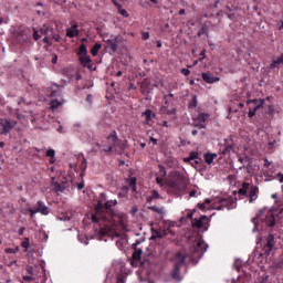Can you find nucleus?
Instances as JSON below:
<instances>
[{
    "instance_id": "f257e3e1",
    "label": "nucleus",
    "mask_w": 283,
    "mask_h": 283,
    "mask_svg": "<svg viewBox=\"0 0 283 283\" xmlns=\"http://www.w3.org/2000/svg\"><path fill=\"white\" fill-rule=\"evenodd\" d=\"M117 205V200L107 201L104 192L99 195V199L95 206V213L91 216V221L94 224H99L98 235L101 238L109 235L123 222L120 212L112 209V207H116Z\"/></svg>"
},
{
    "instance_id": "f03ea898",
    "label": "nucleus",
    "mask_w": 283,
    "mask_h": 283,
    "mask_svg": "<svg viewBox=\"0 0 283 283\" xmlns=\"http://www.w3.org/2000/svg\"><path fill=\"white\" fill-rule=\"evenodd\" d=\"M189 185V179L182 175L180 171L170 172L169 186L171 189H177V191H185Z\"/></svg>"
},
{
    "instance_id": "7ed1b4c3",
    "label": "nucleus",
    "mask_w": 283,
    "mask_h": 283,
    "mask_svg": "<svg viewBox=\"0 0 283 283\" xmlns=\"http://www.w3.org/2000/svg\"><path fill=\"white\" fill-rule=\"evenodd\" d=\"M239 196H245L249 198V202H255L258 200V195L260 193V188L255 185L249 182H243L241 188L238 190Z\"/></svg>"
},
{
    "instance_id": "20e7f679",
    "label": "nucleus",
    "mask_w": 283,
    "mask_h": 283,
    "mask_svg": "<svg viewBox=\"0 0 283 283\" xmlns=\"http://www.w3.org/2000/svg\"><path fill=\"white\" fill-rule=\"evenodd\" d=\"M187 260V256L184 255L182 252H179L176 254V263L170 272V276L175 282H182V275H180V269H182V265L185 264V261Z\"/></svg>"
},
{
    "instance_id": "39448f33",
    "label": "nucleus",
    "mask_w": 283,
    "mask_h": 283,
    "mask_svg": "<svg viewBox=\"0 0 283 283\" xmlns=\"http://www.w3.org/2000/svg\"><path fill=\"white\" fill-rule=\"evenodd\" d=\"M275 216L277 220H280L281 222L283 221V203L275 208L273 212H268V214L263 219V222H265L266 227H275Z\"/></svg>"
},
{
    "instance_id": "423d86ee",
    "label": "nucleus",
    "mask_w": 283,
    "mask_h": 283,
    "mask_svg": "<svg viewBox=\"0 0 283 283\" xmlns=\"http://www.w3.org/2000/svg\"><path fill=\"white\" fill-rule=\"evenodd\" d=\"M275 248V237L273 234H269L265 239V244L263 247V253H260L259 258H269L271 255V251Z\"/></svg>"
},
{
    "instance_id": "0eeeda50",
    "label": "nucleus",
    "mask_w": 283,
    "mask_h": 283,
    "mask_svg": "<svg viewBox=\"0 0 283 283\" xmlns=\"http://www.w3.org/2000/svg\"><path fill=\"white\" fill-rule=\"evenodd\" d=\"M107 140L113 143L115 151H118V154H123V151L125 150V143L118 139V136H116V130H114L111 135L107 136Z\"/></svg>"
},
{
    "instance_id": "6e6552de",
    "label": "nucleus",
    "mask_w": 283,
    "mask_h": 283,
    "mask_svg": "<svg viewBox=\"0 0 283 283\" xmlns=\"http://www.w3.org/2000/svg\"><path fill=\"white\" fill-rule=\"evenodd\" d=\"M14 36L21 45H28V43H30V41H31V39H30V29L18 30L14 33Z\"/></svg>"
},
{
    "instance_id": "1a4fd4ad",
    "label": "nucleus",
    "mask_w": 283,
    "mask_h": 283,
    "mask_svg": "<svg viewBox=\"0 0 283 283\" xmlns=\"http://www.w3.org/2000/svg\"><path fill=\"white\" fill-rule=\"evenodd\" d=\"M30 218H34L35 213H42V216H48L50 213V209L43 205V201H38L36 209L29 208Z\"/></svg>"
},
{
    "instance_id": "9d476101",
    "label": "nucleus",
    "mask_w": 283,
    "mask_h": 283,
    "mask_svg": "<svg viewBox=\"0 0 283 283\" xmlns=\"http://www.w3.org/2000/svg\"><path fill=\"white\" fill-rule=\"evenodd\" d=\"M138 244H140V241H137L132 245V249L134 250L133 256H132V262L130 264H134V262H140V258L143 255V249L138 248Z\"/></svg>"
},
{
    "instance_id": "9b49d317",
    "label": "nucleus",
    "mask_w": 283,
    "mask_h": 283,
    "mask_svg": "<svg viewBox=\"0 0 283 283\" xmlns=\"http://www.w3.org/2000/svg\"><path fill=\"white\" fill-rule=\"evenodd\" d=\"M205 251H207V248H205V242H198L197 245L192 249V258L200 259L202 255H205Z\"/></svg>"
},
{
    "instance_id": "f8f14e48",
    "label": "nucleus",
    "mask_w": 283,
    "mask_h": 283,
    "mask_svg": "<svg viewBox=\"0 0 283 283\" xmlns=\"http://www.w3.org/2000/svg\"><path fill=\"white\" fill-rule=\"evenodd\" d=\"M207 222H209V217L201 216L199 219L198 218L192 219L191 224L193 229H202L205 224H207Z\"/></svg>"
},
{
    "instance_id": "ddd939ff",
    "label": "nucleus",
    "mask_w": 283,
    "mask_h": 283,
    "mask_svg": "<svg viewBox=\"0 0 283 283\" xmlns=\"http://www.w3.org/2000/svg\"><path fill=\"white\" fill-rule=\"evenodd\" d=\"M201 78H203L205 83H209V84L218 83V81H220V77L213 76L211 72L201 73Z\"/></svg>"
},
{
    "instance_id": "4468645a",
    "label": "nucleus",
    "mask_w": 283,
    "mask_h": 283,
    "mask_svg": "<svg viewBox=\"0 0 283 283\" xmlns=\"http://www.w3.org/2000/svg\"><path fill=\"white\" fill-rule=\"evenodd\" d=\"M0 125L2 127V134H10L12 132V122L8 119H1Z\"/></svg>"
},
{
    "instance_id": "2eb2a0df",
    "label": "nucleus",
    "mask_w": 283,
    "mask_h": 283,
    "mask_svg": "<svg viewBox=\"0 0 283 283\" xmlns=\"http://www.w3.org/2000/svg\"><path fill=\"white\" fill-rule=\"evenodd\" d=\"M106 43L108 48L112 50V52H117L119 45L118 38L108 39Z\"/></svg>"
},
{
    "instance_id": "dca6fc26",
    "label": "nucleus",
    "mask_w": 283,
    "mask_h": 283,
    "mask_svg": "<svg viewBox=\"0 0 283 283\" xmlns=\"http://www.w3.org/2000/svg\"><path fill=\"white\" fill-rule=\"evenodd\" d=\"M149 85H151V78L145 77L142 81V84H140L142 94H145L146 92H149Z\"/></svg>"
},
{
    "instance_id": "f3484780",
    "label": "nucleus",
    "mask_w": 283,
    "mask_h": 283,
    "mask_svg": "<svg viewBox=\"0 0 283 283\" xmlns=\"http://www.w3.org/2000/svg\"><path fill=\"white\" fill-rule=\"evenodd\" d=\"M78 61L82 65V67H87V65H90L92 63V57H90V55H80L78 56Z\"/></svg>"
},
{
    "instance_id": "a211bd4d",
    "label": "nucleus",
    "mask_w": 283,
    "mask_h": 283,
    "mask_svg": "<svg viewBox=\"0 0 283 283\" xmlns=\"http://www.w3.org/2000/svg\"><path fill=\"white\" fill-rule=\"evenodd\" d=\"M203 158H205L207 165H212L213 160L218 158V154H216V153H206L203 155Z\"/></svg>"
},
{
    "instance_id": "6ab92c4d",
    "label": "nucleus",
    "mask_w": 283,
    "mask_h": 283,
    "mask_svg": "<svg viewBox=\"0 0 283 283\" xmlns=\"http://www.w3.org/2000/svg\"><path fill=\"white\" fill-rule=\"evenodd\" d=\"M78 28V24H73L72 29H67L66 31V36H69V39H74V36H78V30L76 29Z\"/></svg>"
},
{
    "instance_id": "aec40b11",
    "label": "nucleus",
    "mask_w": 283,
    "mask_h": 283,
    "mask_svg": "<svg viewBox=\"0 0 283 283\" xmlns=\"http://www.w3.org/2000/svg\"><path fill=\"white\" fill-rule=\"evenodd\" d=\"M151 232L154 233V235L151 237V240H156V238H167V231L165 230H154L151 229Z\"/></svg>"
},
{
    "instance_id": "412c9836",
    "label": "nucleus",
    "mask_w": 283,
    "mask_h": 283,
    "mask_svg": "<svg viewBox=\"0 0 283 283\" xmlns=\"http://www.w3.org/2000/svg\"><path fill=\"white\" fill-rule=\"evenodd\" d=\"M263 105H264V101H261L258 106L250 107L248 113L249 118H253L258 109H260V107H262Z\"/></svg>"
},
{
    "instance_id": "4be33fe9",
    "label": "nucleus",
    "mask_w": 283,
    "mask_h": 283,
    "mask_svg": "<svg viewBox=\"0 0 283 283\" xmlns=\"http://www.w3.org/2000/svg\"><path fill=\"white\" fill-rule=\"evenodd\" d=\"M51 187H54V191H56V193H59V191L60 192L65 191V185H61L54 181V178H52Z\"/></svg>"
},
{
    "instance_id": "5701e85b",
    "label": "nucleus",
    "mask_w": 283,
    "mask_h": 283,
    "mask_svg": "<svg viewBox=\"0 0 283 283\" xmlns=\"http://www.w3.org/2000/svg\"><path fill=\"white\" fill-rule=\"evenodd\" d=\"M231 151H233V143H226L224 144V149L222 151L223 156H228V154H231Z\"/></svg>"
},
{
    "instance_id": "b1692460",
    "label": "nucleus",
    "mask_w": 283,
    "mask_h": 283,
    "mask_svg": "<svg viewBox=\"0 0 283 283\" xmlns=\"http://www.w3.org/2000/svg\"><path fill=\"white\" fill-rule=\"evenodd\" d=\"M263 213H264V209H261V210H259L256 216L252 219V222L254 224V229H258V221L260 220V218H262Z\"/></svg>"
},
{
    "instance_id": "393cba45",
    "label": "nucleus",
    "mask_w": 283,
    "mask_h": 283,
    "mask_svg": "<svg viewBox=\"0 0 283 283\" xmlns=\"http://www.w3.org/2000/svg\"><path fill=\"white\" fill-rule=\"evenodd\" d=\"M149 211H154L155 213H158V216H164L165 210L163 208H158V206H149Z\"/></svg>"
},
{
    "instance_id": "a878e982",
    "label": "nucleus",
    "mask_w": 283,
    "mask_h": 283,
    "mask_svg": "<svg viewBox=\"0 0 283 283\" xmlns=\"http://www.w3.org/2000/svg\"><path fill=\"white\" fill-rule=\"evenodd\" d=\"M87 55V45H85L84 43H82L80 45V49L77 51V56H85Z\"/></svg>"
},
{
    "instance_id": "bb28decb",
    "label": "nucleus",
    "mask_w": 283,
    "mask_h": 283,
    "mask_svg": "<svg viewBox=\"0 0 283 283\" xmlns=\"http://www.w3.org/2000/svg\"><path fill=\"white\" fill-rule=\"evenodd\" d=\"M61 105H63V103L59 102V99H52L50 102V108L52 109V112H54V109H59Z\"/></svg>"
},
{
    "instance_id": "cd10ccee",
    "label": "nucleus",
    "mask_w": 283,
    "mask_h": 283,
    "mask_svg": "<svg viewBox=\"0 0 283 283\" xmlns=\"http://www.w3.org/2000/svg\"><path fill=\"white\" fill-rule=\"evenodd\" d=\"M101 48H103V45L101 43H95L91 50V54L93 56H98V50H101Z\"/></svg>"
},
{
    "instance_id": "c85d7f7f",
    "label": "nucleus",
    "mask_w": 283,
    "mask_h": 283,
    "mask_svg": "<svg viewBox=\"0 0 283 283\" xmlns=\"http://www.w3.org/2000/svg\"><path fill=\"white\" fill-rule=\"evenodd\" d=\"M151 193V197H147V202H151L153 200H158V198H160L158 190H153Z\"/></svg>"
},
{
    "instance_id": "c756f323",
    "label": "nucleus",
    "mask_w": 283,
    "mask_h": 283,
    "mask_svg": "<svg viewBox=\"0 0 283 283\" xmlns=\"http://www.w3.org/2000/svg\"><path fill=\"white\" fill-rule=\"evenodd\" d=\"M108 143H109L108 147L103 149V151H105V154H112L115 150L114 143L109 142V140H108Z\"/></svg>"
},
{
    "instance_id": "7c9ffc66",
    "label": "nucleus",
    "mask_w": 283,
    "mask_h": 283,
    "mask_svg": "<svg viewBox=\"0 0 283 283\" xmlns=\"http://www.w3.org/2000/svg\"><path fill=\"white\" fill-rule=\"evenodd\" d=\"M262 101H264L263 98L260 99H248L247 101V105H251V103H253L254 107H258V105H260V103H262Z\"/></svg>"
},
{
    "instance_id": "2f4dec72",
    "label": "nucleus",
    "mask_w": 283,
    "mask_h": 283,
    "mask_svg": "<svg viewBox=\"0 0 283 283\" xmlns=\"http://www.w3.org/2000/svg\"><path fill=\"white\" fill-rule=\"evenodd\" d=\"M207 118H209L208 114L201 113L198 115L199 123H207Z\"/></svg>"
},
{
    "instance_id": "473e14b6",
    "label": "nucleus",
    "mask_w": 283,
    "mask_h": 283,
    "mask_svg": "<svg viewBox=\"0 0 283 283\" xmlns=\"http://www.w3.org/2000/svg\"><path fill=\"white\" fill-rule=\"evenodd\" d=\"M21 247L23 249H30V239L29 238H24V240L21 243Z\"/></svg>"
},
{
    "instance_id": "72a5a7b5",
    "label": "nucleus",
    "mask_w": 283,
    "mask_h": 283,
    "mask_svg": "<svg viewBox=\"0 0 283 283\" xmlns=\"http://www.w3.org/2000/svg\"><path fill=\"white\" fill-rule=\"evenodd\" d=\"M151 109H147L145 113H144V116H146V120L147 123H149V120H151Z\"/></svg>"
},
{
    "instance_id": "f704fd0d",
    "label": "nucleus",
    "mask_w": 283,
    "mask_h": 283,
    "mask_svg": "<svg viewBox=\"0 0 283 283\" xmlns=\"http://www.w3.org/2000/svg\"><path fill=\"white\" fill-rule=\"evenodd\" d=\"M198 36H203V34H209L207 31V27H202L199 31H198Z\"/></svg>"
},
{
    "instance_id": "c9c22d12",
    "label": "nucleus",
    "mask_w": 283,
    "mask_h": 283,
    "mask_svg": "<svg viewBox=\"0 0 283 283\" xmlns=\"http://www.w3.org/2000/svg\"><path fill=\"white\" fill-rule=\"evenodd\" d=\"M190 159L192 160H199L198 151H191L189 155Z\"/></svg>"
},
{
    "instance_id": "e433bc0d",
    "label": "nucleus",
    "mask_w": 283,
    "mask_h": 283,
    "mask_svg": "<svg viewBox=\"0 0 283 283\" xmlns=\"http://www.w3.org/2000/svg\"><path fill=\"white\" fill-rule=\"evenodd\" d=\"M118 13L122 14V17H125V18L129 17V13H127V10L122 9V8L118 9Z\"/></svg>"
},
{
    "instance_id": "4c0bfd02",
    "label": "nucleus",
    "mask_w": 283,
    "mask_h": 283,
    "mask_svg": "<svg viewBox=\"0 0 283 283\" xmlns=\"http://www.w3.org/2000/svg\"><path fill=\"white\" fill-rule=\"evenodd\" d=\"M33 39L34 41H39V39H41V35L36 29H33Z\"/></svg>"
},
{
    "instance_id": "58836bf2",
    "label": "nucleus",
    "mask_w": 283,
    "mask_h": 283,
    "mask_svg": "<svg viewBox=\"0 0 283 283\" xmlns=\"http://www.w3.org/2000/svg\"><path fill=\"white\" fill-rule=\"evenodd\" d=\"M164 231H166V235H176V232H174V230H171V226H169L166 230H164Z\"/></svg>"
},
{
    "instance_id": "ea45409f",
    "label": "nucleus",
    "mask_w": 283,
    "mask_h": 283,
    "mask_svg": "<svg viewBox=\"0 0 283 283\" xmlns=\"http://www.w3.org/2000/svg\"><path fill=\"white\" fill-rule=\"evenodd\" d=\"M46 156H48L49 158H54V156H55L54 149H49V150L46 151Z\"/></svg>"
},
{
    "instance_id": "a19ab883",
    "label": "nucleus",
    "mask_w": 283,
    "mask_h": 283,
    "mask_svg": "<svg viewBox=\"0 0 283 283\" xmlns=\"http://www.w3.org/2000/svg\"><path fill=\"white\" fill-rule=\"evenodd\" d=\"M22 280H24V282H34V277L33 276H28V275H24L22 277Z\"/></svg>"
},
{
    "instance_id": "79ce46f5",
    "label": "nucleus",
    "mask_w": 283,
    "mask_h": 283,
    "mask_svg": "<svg viewBox=\"0 0 283 283\" xmlns=\"http://www.w3.org/2000/svg\"><path fill=\"white\" fill-rule=\"evenodd\" d=\"M193 213H196V210H192L191 212H188L186 216V219L193 220Z\"/></svg>"
},
{
    "instance_id": "37998d69",
    "label": "nucleus",
    "mask_w": 283,
    "mask_h": 283,
    "mask_svg": "<svg viewBox=\"0 0 283 283\" xmlns=\"http://www.w3.org/2000/svg\"><path fill=\"white\" fill-rule=\"evenodd\" d=\"M40 34H48V27L44 24L43 28L39 30Z\"/></svg>"
},
{
    "instance_id": "c03bdc74",
    "label": "nucleus",
    "mask_w": 283,
    "mask_h": 283,
    "mask_svg": "<svg viewBox=\"0 0 283 283\" xmlns=\"http://www.w3.org/2000/svg\"><path fill=\"white\" fill-rule=\"evenodd\" d=\"M181 74H184V76H189V74H191V71H189V69H181Z\"/></svg>"
},
{
    "instance_id": "a18cd8bd",
    "label": "nucleus",
    "mask_w": 283,
    "mask_h": 283,
    "mask_svg": "<svg viewBox=\"0 0 283 283\" xmlns=\"http://www.w3.org/2000/svg\"><path fill=\"white\" fill-rule=\"evenodd\" d=\"M280 65L281 64L276 60H274L273 63L270 65V67L273 70L275 67H280Z\"/></svg>"
},
{
    "instance_id": "49530a36",
    "label": "nucleus",
    "mask_w": 283,
    "mask_h": 283,
    "mask_svg": "<svg viewBox=\"0 0 283 283\" xmlns=\"http://www.w3.org/2000/svg\"><path fill=\"white\" fill-rule=\"evenodd\" d=\"M198 99L196 97L192 98V102L190 103L189 107H197Z\"/></svg>"
},
{
    "instance_id": "de8ad7c7",
    "label": "nucleus",
    "mask_w": 283,
    "mask_h": 283,
    "mask_svg": "<svg viewBox=\"0 0 283 283\" xmlns=\"http://www.w3.org/2000/svg\"><path fill=\"white\" fill-rule=\"evenodd\" d=\"M25 271L29 275L33 274V268L31 265H27Z\"/></svg>"
},
{
    "instance_id": "09e8293b",
    "label": "nucleus",
    "mask_w": 283,
    "mask_h": 283,
    "mask_svg": "<svg viewBox=\"0 0 283 283\" xmlns=\"http://www.w3.org/2000/svg\"><path fill=\"white\" fill-rule=\"evenodd\" d=\"M200 59H199V61H203V59H206V56H207V50H202L201 52H200Z\"/></svg>"
},
{
    "instance_id": "8fccbe9b",
    "label": "nucleus",
    "mask_w": 283,
    "mask_h": 283,
    "mask_svg": "<svg viewBox=\"0 0 283 283\" xmlns=\"http://www.w3.org/2000/svg\"><path fill=\"white\" fill-rule=\"evenodd\" d=\"M227 10H228L229 12H233V11L238 10V7H234V6H227Z\"/></svg>"
},
{
    "instance_id": "3c124183",
    "label": "nucleus",
    "mask_w": 283,
    "mask_h": 283,
    "mask_svg": "<svg viewBox=\"0 0 283 283\" xmlns=\"http://www.w3.org/2000/svg\"><path fill=\"white\" fill-rule=\"evenodd\" d=\"M112 3H114V6H115V8H117V10H120V8H123V7L120 6V3H118L117 0H112Z\"/></svg>"
},
{
    "instance_id": "603ef678",
    "label": "nucleus",
    "mask_w": 283,
    "mask_h": 283,
    "mask_svg": "<svg viewBox=\"0 0 283 283\" xmlns=\"http://www.w3.org/2000/svg\"><path fill=\"white\" fill-rule=\"evenodd\" d=\"M136 185V177L129 179V187H134Z\"/></svg>"
},
{
    "instance_id": "864d4df0",
    "label": "nucleus",
    "mask_w": 283,
    "mask_h": 283,
    "mask_svg": "<svg viewBox=\"0 0 283 283\" xmlns=\"http://www.w3.org/2000/svg\"><path fill=\"white\" fill-rule=\"evenodd\" d=\"M227 17L233 21V19H235V13L227 12Z\"/></svg>"
},
{
    "instance_id": "5fc2aeb1",
    "label": "nucleus",
    "mask_w": 283,
    "mask_h": 283,
    "mask_svg": "<svg viewBox=\"0 0 283 283\" xmlns=\"http://www.w3.org/2000/svg\"><path fill=\"white\" fill-rule=\"evenodd\" d=\"M77 189L78 191H81V189H85V184L83 181L77 184Z\"/></svg>"
},
{
    "instance_id": "6e6d98bb",
    "label": "nucleus",
    "mask_w": 283,
    "mask_h": 283,
    "mask_svg": "<svg viewBox=\"0 0 283 283\" xmlns=\"http://www.w3.org/2000/svg\"><path fill=\"white\" fill-rule=\"evenodd\" d=\"M56 61H59V55H53L51 63H53V65H55Z\"/></svg>"
},
{
    "instance_id": "4d7b16f0",
    "label": "nucleus",
    "mask_w": 283,
    "mask_h": 283,
    "mask_svg": "<svg viewBox=\"0 0 283 283\" xmlns=\"http://www.w3.org/2000/svg\"><path fill=\"white\" fill-rule=\"evenodd\" d=\"M159 171H160V174H163L164 176H167V170L165 169L164 166H161V167L159 168Z\"/></svg>"
},
{
    "instance_id": "13d9d810",
    "label": "nucleus",
    "mask_w": 283,
    "mask_h": 283,
    "mask_svg": "<svg viewBox=\"0 0 283 283\" xmlns=\"http://www.w3.org/2000/svg\"><path fill=\"white\" fill-rule=\"evenodd\" d=\"M147 39H149V32H144L143 33V40L147 41Z\"/></svg>"
},
{
    "instance_id": "bf43d9fd",
    "label": "nucleus",
    "mask_w": 283,
    "mask_h": 283,
    "mask_svg": "<svg viewBox=\"0 0 283 283\" xmlns=\"http://www.w3.org/2000/svg\"><path fill=\"white\" fill-rule=\"evenodd\" d=\"M198 208L203 211V209H207V206L205 203H198Z\"/></svg>"
},
{
    "instance_id": "052dcab7",
    "label": "nucleus",
    "mask_w": 283,
    "mask_h": 283,
    "mask_svg": "<svg viewBox=\"0 0 283 283\" xmlns=\"http://www.w3.org/2000/svg\"><path fill=\"white\" fill-rule=\"evenodd\" d=\"M53 39L56 43H61V35H53Z\"/></svg>"
},
{
    "instance_id": "680f3d73",
    "label": "nucleus",
    "mask_w": 283,
    "mask_h": 283,
    "mask_svg": "<svg viewBox=\"0 0 283 283\" xmlns=\"http://www.w3.org/2000/svg\"><path fill=\"white\" fill-rule=\"evenodd\" d=\"M196 193H198V190H196V189L191 190L189 193L190 198H193V196H196Z\"/></svg>"
},
{
    "instance_id": "e2e57ef3",
    "label": "nucleus",
    "mask_w": 283,
    "mask_h": 283,
    "mask_svg": "<svg viewBox=\"0 0 283 283\" xmlns=\"http://www.w3.org/2000/svg\"><path fill=\"white\" fill-rule=\"evenodd\" d=\"M279 182H283V174L279 172L277 174Z\"/></svg>"
},
{
    "instance_id": "0e129e2a",
    "label": "nucleus",
    "mask_w": 283,
    "mask_h": 283,
    "mask_svg": "<svg viewBox=\"0 0 283 283\" xmlns=\"http://www.w3.org/2000/svg\"><path fill=\"white\" fill-rule=\"evenodd\" d=\"M276 63L282 65V63H283V55H281L280 57L276 59Z\"/></svg>"
},
{
    "instance_id": "69168bd1",
    "label": "nucleus",
    "mask_w": 283,
    "mask_h": 283,
    "mask_svg": "<svg viewBox=\"0 0 283 283\" xmlns=\"http://www.w3.org/2000/svg\"><path fill=\"white\" fill-rule=\"evenodd\" d=\"M86 103H92V94H88V95L86 96Z\"/></svg>"
},
{
    "instance_id": "338daca9",
    "label": "nucleus",
    "mask_w": 283,
    "mask_h": 283,
    "mask_svg": "<svg viewBox=\"0 0 283 283\" xmlns=\"http://www.w3.org/2000/svg\"><path fill=\"white\" fill-rule=\"evenodd\" d=\"M202 163V158L199 157V159H195V165H200Z\"/></svg>"
},
{
    "instance_id": "774afa93",
    "label": "nucleus",
    "mask_w": 283,
    "mask_h": 283,
    "mask_svg": "<svg viewBox=\"0 0 283 283\" xmlns=\"http://www.w3.org/2000/svg\"><path fill=\"white\" fill-rule=\"evenodd\" d=\"M129 90H136V84L130 83V84H129Z\"/></svg>"
}]
</instances>
